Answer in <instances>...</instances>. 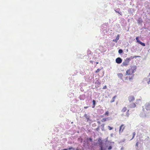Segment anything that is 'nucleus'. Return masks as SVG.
<instances>
[{
    "label": "nucleus",
    "instance_id": "09e8293b",
    "mask_svg": "<svg viewBox=\"0 0 150 150\" xmlns=\"http://www.w3.org/2000/svg\"><path fill=\"white\" fill-rule=\"evenodd\" d=\"M142 108H143V111H144V108H143V107H142Z\"/></svg>",
    "mask_w": 150,
    "mask_h": 150
},
{
    "label": "nucleus",
    "instance_id": "c9c22d12",
    "mask_svg": "<svg viewBox=\"0 0 150 150\" xmlns=\"http://www.w3.org/2000/svg\"><path fill=\"white\" fill-rule=\"evenodd\" d=\"M107 88V86H104L103 88V89H105Z\"/></svg>",
    "mask_w": 150,
    "mask_h": 150
},
{
    "label": "nucleus",
    "instance_id": "3c124183",
    "mask_svg": "<svg viewBox=\"0 0 150 150\" xmlns=\"http://www.w3.org/2000/svg\"><path fill=\"white\" fill-rule=\"evenodd\" d=\"M115 44H112V45H113V46L114 45H115Z\"/></svg>",
    "mask_w": 150,
    "mask_h": 150
},
{
    "label": "nucleus",
    "instance_id": "2eb2a0df",
    "mask_svg": "<svg viewBox=\"0 0 150 150\" xmlns=\"http://www.w3.org/2000/svg\"><path fill=\"white\" fill-rule=\"evenodd\" d=\"M124 125H122L120 127L119 131L120 132H122L123 131V129H124Z\"/></svg>",
    "mask_w": 150,
    "mask_h": 150
},
{
    "label": "nucleus",
    "instance_id": "b1692460",
    "mask_svg": "<svg viewBox=\"0 0 150 150\" xmlns=\"http://www.w3.org/2000/svg\"><path fill=\"white\" fill-rule=\"evenodd\" d=\"M140 116L141 117H146V115H145V113H144V114L143 113H140Z\"/></svg>",
    "mask_w": 150,
    "mask_h": 150
},
{
    "label": "nucleus",
    "instance_id": "bb28decb",
    "mask_svg": "<svg viewBox=\"0 0 150 150\" xmlns=\"http://www.w3.org/2000/svg\"><path fill=\"white\" fill-rule=\"evenodd\" d=\"M127 110V108L126 107L124 108L122 110V111L123 112H125Z\"/></svg>",
    "mask_w": 150,
    "mask_h": 150
},
{
    "label": "nucleus",
    "instance_id": "412c9836",
    "mask_svg": "<svg viewBox=\"0 0 150 150\" xmlns=\"http://www.w3.org/2000/svg\"><path fill=\"white\" fill-rule=\"evenodd\" d=\"M117 76L120 78L122 79L123 75L122 73H119L117 74Z\"/></svg>",
    "mask_w": 150,
    "mask_h": 150
},
{
    "label": "nucleus",
    "instance_id": "79ce46f5",
    "mask_svg": "<svg viewBox=\"0 0 150 150\" xmlns=\"http://www.w3.org/2000/svg\"><path fill=\"white\" fill-rule=\"evenodd\" d=\"M113 134H112H112H110V136H111V137H112V136H113Z\"/></svg>",
    "mask_w": 150,
    "mask_h": 150
},
{
    "label": "nucleus",
    "instance_id": "393cba45",
    "mask_svg": "<svg viewBox=\"0 0 150 150\" xmlns=\"http://www.w3.org/2000/svg\"><path fill=\"white\" fill-rule=\"evenodd\" d=\"M118 52L119 54H121L123 53V50L122 49H120L118 50Z\"/></svg>",
    "mask_w": 150,
    "mask_h": 150
},
{
    "label": "nucleus",
    "instance_id": "7ed1b4c3",
    "mask_svg": "<svg viewBox=\"0 0 150 150\" xmlns=\"http://www.w3.org/2000/svg\"><path fill=\"white\" fill-rule=\"evenodd\" d=\"M105 143H107L108 144V146L107 149L108 150H111L112 149V146L111 144H114V142H110L108 140V138H106L105 140Z\"/></svg>",
    "mask_w": 150,
    "mask_h": 150
},
{
    "label": "nucleus",
    "instance_id": "7c9ffc66",
    "mask_svg": "<svg viewBox=\"0 0 150 150\" xmlns=\"http://www.w3.org/2000/svg\"><path fill=\"white\" fill-rule=\"evenodd\" d=\"M108 114H109V112L108 111H107L105 112V116H106V115L108 116Z\"/></svg>",
    "mask_w": 150,
    "mask_h": 150
},
{
    "label": "nucleus",
    "instance_id": "a19ab883",
    "mask_svg": "<svg viewBox=\"0 0 150 150\" xmlns=\"http://www.w3.org/2000/svg\"><path fill=\"white\" fill-rule=\"evenodd\" d=\"M88 107V106H86V107H84V108H85V109H87Z\"/></svg>",
    "mask_w": 150,
    "mask_h": 150
},
{
    "label": "nucleus",
    "instance_id": "4be33fe9",
    "mask_svg": "<svg viewBox=\"0 0 150 150\" xmlns=\"http://www.w3.org/2000/svg\"><path fill=\"white\" fill-rule=\"evenodd\" d=\"M138 43L141 45L142 46H145L146 45L144 43L140 41Z\"/></svg>",
    "mask_w": 150,
    "mask_h": 150
},
{
    "label": "nucleus",
    "instance_id": "39448f33",
    "mask_svg": "<svg viewBox=\"0 0 150 150\" xmlns=\"http://www.w3.org/2000/svg\"><path fill=\"white\" fill-rule=\"evenodd\" d=\"M142 81L144 83L147 82V83L149 84H150V78H144Z\"/></svg>",
    "mask_w": 150,
    "mask_h": 150
},
{
    "label": "nucleus",
    "instance_id": "4468645a",
    "mask_svg": "<svg viewBox=\"0 0 150 150\" xmlns=\"http://www.w3.org/2000/svg\"><path fill=\"white\" fill-rule=\"evenodd\" d=\"M143 22V21L142 18H139L137 20V23L139 25H141L142 24Z\"/></svg>",
    "mask_w": 150,
    "mask_h": 150
},
{
    "label": "nucleus",
    "instance_id": "1a4fd4ad",
    "mask_svg": "<svg viewBox=\"0 0 150 150\" xmlns=\"http://www.w3.org/2000/svg\"><path fill=\"white\" fill-rule=\"evenodd\" d=\"M135 100V98L134 96H130L128 98V100L130 102L133 101Z\"/></svg>",
    "mask_w": 150,
    "mask_h": 150
},
{
    "label": "nucleus",
    "instance_id": "603ef678",
    "mask_svg": "<svg viewBox=\"0 0 150 150\" xmlns=\"http://www.w3.org/2000/svg\"><path fill=\"white\" fill-rule=\"evenodd\" d=\"M71 124H73V122H71Z\"/></svg>",
    "mask_w": 150,
    "mask_h": 150
},
{
    "label": "nucleus",
    "instance_id": "f03ea898",
    "mask_svg": "<svg viewBox=\"0 0 150 150\" xmlns=\"http://www.w3.org/2000/svg\"><path fill=\"white\" fill-rule=\"evenodd\" d=\"M132 59H133V57H129V58H126L122 63L121 66L122 67H123V66H127L129 64V62Z\"/></svg>",
    "mask_w": 150,
    "mask_h": 150
},
{
    "label": "nucleus",
    "instance_id": "a878e982",
    "mask_svg": "<svg viewBox=\"0 0 150 150\" xmlns=\"http://www.w3.org/2000/svg\"><path fill=\"white\" fill-rule=\"evenodd\" d=\"M136 39L137 41V42L138 43L140 41V40L139 39V37H136Z\"/></svg>",
    "mask_w": 150,
    "mask_h": 150
},
{
    "label": "nucleus",
    "instance_id": "4c0bfd02",
    "mask_svg": "<svg viewBox=\"0 0 150 150\" xmlns=\"http://www.w3.org/2000/svg\"><path fill=\"white\" fill-rule=\"evenodd\" d=\"M133 76H132L131 77L129 76V80H130L131 79H133Z\"/></svg>",
    "mask_w": 150,
    "mask_h": 150
},
{
    "label": "nucleus",
    "instance_id": "2f4dec72",
    "mask_svg": "<svg viewBox=\"0 0 150 150\" xmlns=\"http://www.w3.org/2000/svg\"><path fill=\"white\" fill-rule=\"evenodd\" d=\"M95 83L96 84H98V85H100V82L98 81V80L96 81V82H95Z\"/></svg>",
    "mask_w": 150,
    "mask_h": 150
},
{
    "label": "nucleus",
    "instance_id": "de8ad7c7",
    "mask_svg": "<svg viewBox=\"0 0 150 150\" xmlns=\"http://www.w3.org/2000/svg\"><path fill=\"white\" fill-rule=\"evenodd\" d=\"M100 149V150H101V149ZM106 149H103V150H106Z\"/></svg>",
    "mask_w": 150,
    "mask_h": 150
},
{
    "label": "nucleus",
    "instance_id": "423d86ee",
    "mask_svg": "<svg viewBox=\"0 0 150 150\" xmlns=\"http://www.w3.org/2000/svg\"><path fill=\"white\" fill-rule=\"evenodd\" d=\"M116 62L118 64H120L122 62V59L120 57L117 58L115 59Z\"/></svg>",
    "mask_w": 150,
    "mask_h": 150
},
{
    "label": "nucleus",
    "instance_id": "49530a36",
    "mask_svg": "<svg viewBox=\"0 0 150 150\" xmlns=\"http://www.w3.org/2000/svg\"><path fill=\"white\" fill-rule=\"evenodd\" d=\"M98 63H98V62H96V64H98Z\"/></svg>",
    "mask_w": 150,
    "mask_h": 150
},
{
    "label": "nucleus",
    "instance_id": "8fccbe9b",
    "mask_svg": "<svg viewBox=\"0 0 150 150\" xmlns=\"http://www.w3.org/2000/svg\"><path fill=\"white\" fill-rule=\"evenodd\" d=\"M149 76H150V73H149V75L148 76V77H149Z\"/></svg>",
    "mask_w": 150,
    "mask_h": 150
},
{
    "label": "nucleus",
    "instance_id": "c85d7f7f",
    "mask_svg": "<svg viewBox=\"0 0 150 150\" xmlns=\"http://www.w3.org/2000/svg\"><path fill=\"white\" fill-rule=\"evenodd\" d=\"M108 129L109 130H111L113 129V127H110L109 126H108Z\"/></svg>",
    "mask_w": 150,
    "mask_h": 150
},
{
    "label": "nucleus",
    "instance_id": "c03bdc74",
    "mask_svg": "<svg viewBox=\"0 0 150 150\" xmlns=\"http://www.w3.org/2000/svg\"><path fill=\"white\" fill-rule=\"evenodd\" d=\"M76 150H80L79 149H78V148H77L76 149Z\"/></svg>",
    "mask_w": 150,
    "mask_h": 150
},
{
    "label": "nucleus",
    "instance_id": "e433bc0d",
    "mask_svg": "<svg viewBox=\"0 0 150 150\" xmlns=\"http://www.w3.org/2000/svg\"><path fill=\"white\" fill-rule=\"evenodd\" d=\"M99 129H100L99 127H98L97 128H96V130L97 131H98L99 130Z\"/></svg>",
    "mask_w": 150,
    "mask_h": 150
},
{
    "label": "nucleus",
    "instance_id": "20e7f679",
    "mask_svg": "<svg viewBox=\"0 0 150 150\" xmlns=\"http://www.w3.org/2000/svg\"><path fill=\"white\" fill-rule=\"evenodd\" d=\"M114 10L117 13H118L121 16H122L123 14L120 11V8H114Z\"/></svg>",
    "mask_w": 150,
    "mask_h": 150
},
{
    "label": "nucleus",
    "instance_id": "72a5a7b5",
    "mask_svg": "<svg viewBox=\"0 0 150 150\" xmlns=\"http://www.w3.org/2000/svg\"><path fill=\"white\" fill-rule=\"evenodd\" d=\"M100 70V69H97V70H96V71L95 72L96 73H97L98 72H99Z\"/></svg>",
    "mask_w": 150,
    "mask_h": 150
},
{
    "label": "nucleus",
    "instance_id": "473e14b6",
    "mask_svg": "<svg viewBox=\"0 0 150 150\" xmlns=\"http://www.w3.org/2000/svg\"><path fill=\"white\" fill-rule=\"evenodd\" d=\"M88 140L90 142H92L93 141V139L91 138H89L88 139Z\"/></svg>",
    "mask_w": 150,
    "mask_h": 150
},
{
    "label": "nucleus",
    "instance_id": "37998d69",
    "mask_svg": "<svg viewBox=\"0 0 150 150\" xmlns=\"http://www.w3.org/2000/svg\"><path fill=\"white\" fill-rule=\"evenodd\" d=\"M72 150H76L75 148H74L73 147V149H72Z\"/></svg>",
    "mask_w": 150,
    "mask_h": 150
},
{
    "label": "nucleus",
    "instance_id": "a211bd4d",
    "mask_svg": "<svg viewBox=\"0 0 150 150\" xmlns=\"http://www.w3.org/2000/svg\"><path fill=\"white\" fill-rule=\"evenodd\" d=\"M115 3H116L117 5H120L121 4V2L118 0H115Z\"/></svg>",
    "mask_w": 150,
    "mask_h": 150
},
{
    "label": "nucleus",
    "instance_id": "6e6552de",
    "mask_svg": "<svg viewBox=\"0 0 150 150\" xmlns=\"http://www.w3.org/2000/svg\"><path fill=\"white\" fill-rule=\"evenodd\" d=\"M136 105L134 103H130L128 106V107L129 108H133L135 107Z\"/></svg>",
    "mask_w": 150,
    "mask_h": 150
},
{
    "label": "nucleus",
    "instance_id": "dca6fc26",
    "mask_svg": "<svg viewBox=\"0 0 150 150\" xmlns=\"http://www.w3.org/2000/svg\"><path fill=\"white\" fill-rule=\"evenodd\" d=\"M111 119L110 117H106L105 118H103L102 120V122H105L106 121L110 120Z\"/></svg>",
    "mask_w": 150,
    "mask_h": 150
},
{
    "label": "nucleus",
    "instance_id": "9d476101",
    "mask_svg": "<svg viewBox=\"0 0 150 150\" xmlns=\"http://www.w3.org/2000/svg\"><path fill=\"white\" fill-rule=\"evenodd\" d=\"M135 11V10L133 8H129L128 10V12L129 13L132 14Z\"/></svg>",
    "mask_w": 150,
    "mask_h": 150
},
{
    "label": "nucleus",
    "instance_id": "0eeeda50",
    "mask_svg": "<svg viewBox=\"0 0 150 150\" xmlns=\"http://www.w3.org/2000/svg\"><path fill=\"white\" fill-rule=\"evenodd\" d=\"M145 108L147 110H150V102L147 103L145 104Z\"/></svg>",
    "mask_w": 150,
    "mask_h": 150
},
{
    "label": "nucleus",
    "instance_id": "f8f14e48",
    "mask_svg": "<svg viewBox=\"0 0 150 150\" xmlns=\"http://www.w3.org/2000/svg\"><path fill=\"white\" fill-rule=\"evenodd\" d=\"M85 98V95L84 94L80 95L79 98L81 100H83Z\"/></svg>",
    "mask_w": 150,
    "mask_h": 150
},
{
    "label": "nucleus",
    "instance_id": "6ab92c4d",
    "mask_svg": "<svg viewBox=\"0 0 150 150\" xmlns=\"http://www.w3.org/2000/svg\"><path fill=\"white\" fill-rule=\"evenodd\" d=\"M84 117L87 120V121H88L89 120H91L88 117V116L86 114H85L84 115Z\"/></svg>",
    "mask_w": 150,
    "mask_h": 150
},
{
    "label": "nucleus",
    "instance_id": "f3484780",
    "mask_svg": "<svg viewBox=\"0 0 150 150\" xmlns=\"http://www.w3.org/2000/svg\"><path fill=\"white\" fill-rule=\"evenodd\" d=\"M132 74V73L130 70V69H129L126 71V75H130Z\"/></svg>",
    "mask_w": 150,
    "mask_h": 150
},
{
    "label": "nucleus",
    "instance_id": "5fc2aeb1",
    "mask_svg": "<svg viewBox=\"0 0 150 150\" xmlns=\"http://www.w3.org/2000/svg\"><path fill=\"white\" fill-rule=\"evenodd\" d=\"M98 122V123H100V122Z\"/></svg>",
    "mask_w": 150,
    "mask_h": 150
},
{
    "label": "nucleus",
    "instance_id": "ea45409f",
    "mask_svg": "<svg viewBox=\"0 0 150 150\" xmlns=\"http://www.w3.org/2000/svg\"><path fill=\"white\" fill-rule=\"evenodd\" d=\"M80 89H81V91H83V88H80Z\"/></svg>",
    "mask_w": 150,
    "mask_h": 150
},
{
    "label": "nucleus",
    "instance_id": "58836bf2",
    "mask_svg": "<svg viewBox=\"0 0 150 150\" xmlns=\"http://www.w3.org/2000/svg\"><path fill=\"white\" fill-rule=\"evenodd\" d=\"M138 142H137L135 146H136L137 147L138 146Z\"/></svg>",
    "mask_w": 150,
    "mask_h": 150
},
{
    "label": "nucleus",
    "instance_id": "f704fd0d",
    "mask_svg": "<svg viewBox=\"0 0 150 150\" xmlns=\"http://www.w3.org/2000/svg\"><path fill=\"white\" fill-rule=\"evenodd\" d=\"M139 56H131L130 57H133V59L134 58H136L137 57H139Z\"/></svg>",
    "mask_w": 150,
    "mask_h": 150
},
{
    "label": "nucleus",
    "instance_id": "aec40b11",
    "mask_svg": "<svg viewBox=\"0 0 150 150\" xmlns=\"http://www.w3.org/2000/svg\"><path fill=\"white\" fill-rule=\"evenodd\" d=\"M92 103H93L92 108H93L95 107L96 104V100H92Z\"/></svg>",
    "mask_w": 150,
    "mask_h": 150
},
{
    "label": "nucleus",
    "instance_id": "cd10ccee",
    "mask_svg": "<svg viewBox=\"0 0 150 150\" xmlns=\"http://www.w3.org/2000/svg\"><path fill=\"white\" fill-rule=\"evenodd\" d=\"M67 149V150H71L73 149V147L70 146L67 149Z\"/></svg>",
    "mask_w": 150,
    "mask_h": 150
},
{
    "label": "nucleus",
    "instance_id": "c756f323",
    "mask_svg": "<svg viewBox=\"0 0 150 150\" xmlns=\"http://www.w3.org/2000/svg\"><path fill=\"white\" fill-rule=\"evenodd\" d=\"M135 134H136L135 133V132H134L133 133V137H132V138L131 140H132L134 137Z\"/></svg>",
    "mask_w": 150,
    "mask_h": 150
},
{
    "label": "nucleus",
    "instance_id": "5701e85b",
    "mask_svg": "<svg viewBox=\"0 0 150 150\" xmlns=\"http://www.w3.org/2000/svg\"><path fill=\"white\" fill-rule=\"evenodd\" d=\"M116 96H114L112 98V100H110L111 103H112L115 101V99L116 98Z\"/></svg>",
    "mask_w": 150,
    "mask_h": 150
},
{
    "label": "nucleus",
    "instance_id": "ddd939ff",
    "mask_svg": "<svg viewBox=\"0 0 150 150\" xmlns=\"http://www.w3.org/2000/svg\"><path fill=\"white\" fill-rule=\"evenodd\" d=\"M120 38V35H118L116 38L115 39H114L112 41L113 42H114L116 43H117V42L118 40Z\"/></svg>",
    "mask_w": 150,
    "mask_h": 150
},
{
    "label": "nucleus",
    "instance_id": "9b49d317",
    "mask_svg": "<svg viewBox=\"0 0 150 150\" xmlns=\"http://www.w3.org/2000/svg\"><path fill=\"white\" fill-rule=\"evenodd\" d=\"M137 67L136 66H133L131 69H129L131 71L132 73H133L134 72V71L136 69Z\"/></svg>",
    "mask_w": 150,
    "mask_h": 150
},
{
    "label": "nucleus",
    "instance_id": "f257e3e1",
    "mask_svg": "<svg viewBox=\"0 0 150 150\" xmlns=\"http://www.w3.org/2000/svg\"><path fill=\"white\" fill-rule=\"evenodd\" d=\"M97 143L98 144L100 149L101 150H103V149H107L108 147V144L107 143L104 144V140H102L101 137L99 138L97 142Z\"/></svg>",
    "mask_w": 150,
    "mask_h": 150
},
{
    "label": "nucleus",
    "instance_id": "a18cd8bd",
    "mask_svg": "<svg viewBox=\"0 0 150 150\" xmlns=\"http://www.w3.org/2000/svg\"><path fill=\"white\" fill-rule=\"evenodd\" d=\"M90 62L91 63H93V61H90Z\"/></svg>",
    "mask_w": 150,
    "mask_h": 150
},
{
    "label": "nucleus",
    "instance_id": "864d4df0",
    "mask_svg": "<svg viewBox=\"0 0 150 150\" xmlns=\"http://www.w3.org/2000/svg\"><path fill=\"white\" fill-rule=\"evenodd\" d=\"M127 52L128 51V49L127 50Z\"/></svg>",
    "mask_w": 150,
    "mask_h": 150
},
{
    "label": "nucleus",
    "instance_id": "6e6d98bb",
    "mask_svg": "<svg viewBox=\"0 0 150 150\" xmlns=\"http://www.w3.org/2000/svg\"><path fill=\"white\" fill-rule=\"evenodd\" d=\"M138 100H140V99H138Z\"/></svg>",
    "mask_w": 150,
    "mask_h": 150
}]
</instances>
